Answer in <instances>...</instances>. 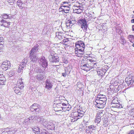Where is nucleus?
I'll return each instance as SVG.
<instances>
[{"label":"nucleus","instance_id":"nucleus-1","mask_svg":"<svg viewBox=\"0 0 134 134\" xmlns=\"http://www.w3.org/2000/svg\"><path fill=\"white\" fill-rule=\"evenodd\" d=\"M89 58V57L87 59L82 60L80 64L81 68L87 71L90 70L94 67H96L95 62Z\"/></svg>","mask_w":134,"mask_h":134},{"label":"nucleus","instance_id":"nucleus-2","mask_svg":"<svg viewBox=\"0 0 134 134\" xmlns=\"http://www.w3.org/2000/svg\"><path fill=\"white\" fill-rule=\"evenodd\" d=\"M35 72L37 73V74L36 76V77L38 81L42 80L44 78V76L45 70H42L41 69L39 68L35 69L33 70L31 67L30 72L29 73L30 75H31L34 73V71Z\"/></svg>","mask_w":134,"mask_h":134},{"label":"nucleus","instance_id":"nucleus-3","mask_svg":"<svg viewBox=\"0 0 134 134\" xmlns=\"http://www.w3.org/2000/svg\"><path fill=\"white\" fill-rule=\"evenodd\" d=\"M91 20V19L87 16L86 18H85L84 19L79 20L78 21L77 23L78 24L81 26V28L82 29L83 31L87 33H88L87 31L88 26L87 25V21H90Z\"/></svg>","mask_w":134,"mask_h":134},{"label":"nucleus","instance_id":"nucleus-4","mask_svg":"<svg viewBox=\"0 0 134 134\" xmlns=\"http://www.w3.org/2000/svg\"><path fill=\"white\" fill-rule=\"evenodd\" d=\"M23 85V83L22 80L21 79L18 80L17 82L16 86L14 88V90L16 94L19 95L21 94V93L22 92L21 91L24 87Z\"/></svg>","mask_w":134,"mask_h":134},{"label":"nucleus","instance_id":"nucleus-5","mask_svg":"<svg viewBox=\"0 0 134 134\" xmlns=\"http://www.w3.org/2000/svg\"><path fill=\"white\" fill-rule=\"evenodd\" d=\"M50 55L49 56V60L53 63H58L59 62V57L55 52L51 51L50 52Z\"/></svg>","mask_w":134,"mask_h":134},{"label":"nucleus","instance_id":"nucleus-6","mask_svg":"<svg viewBox=\"0 0 134 134\" xmlns=\"http://www.w3.org/2000/svg\"><path fill=\"white\" fill-rule=\"evenodd\" d=\"M93 103L97 107L99 108H103L105 105L106 102H103L97 99Z\"/></svg>","mask_w":134,"mask_h":134},{"label":"nucleus","instance_id":"nucleus-7","mask_svg":"<svg viewBox=\"0 0 134 134\" xmlns=\"http://www.w3.org/2000/svg\"><path fill=\"white\" fill-rule=\"evenodd\" d=\"M39 63L41 64V66L44 68H46L48 65L47 61L44 57L41 58L38 61Z\"/></svg>","mask_w":134,"mask_h":134},{"label":"nucleus","instance_id":"nucleus-8","mask_svg":"<svg viewBox=\"0 0 134 134\" xmlns=\"http://www.w3.org/2000/svg\"><path fill=\"white\" fill-rule=\"evenodd\" d=\"M76 48L75 50L76 51V49H85V45L83 42L81 41H78L77 43L76 44Z\"/></svg>","mask_w":134,"mask_h":134},{"label":"nucleus","instance_id":"nucleus-9","mask_svg":"<svg viewBox=\"0 0 134 134\" xmlns=\"http://www.w3.org/2000/svg\"><path fill=\"white\" fill-rule=\"evenodd\" d=\"M40 106L37 104L34 103L32 105L30 108V110L33 112L35 111L38 112L40 110Z\"/></svg>","mask_w":134,"mask_h":134},{"label":"nucleus","instance_id":"nucleus-10","mask_svg":"<svg viewBox=\"0 0 134 134\" xmlns=\"http://www.w3.org/2000/svg\"><path fill=\"white\" fill-rule=\"evenodd\" d=\"M23 62L20 64L18 68V71L19 72H20L22 71L23 69L25 67L26 65L27 62L26 59L24 58L23 60Z\"/></svg>","mask_w":134,"mask_h":134},{"label":"nucleus","instance_id":"nucleus-11","mask_svg":"<svg viewBox=\"0 0 134 134\" xmlns=\"http://www.w3.org/2000/svg\"><path fill=\"white\" fill-rule=\"evenodd\" d=\"M53 83L51 81L48 79L47 80L45 81V88L49 90L52 88Z\"/></svg>","mask_w":134,"mask_h":134},{"label":"nucleus","instance_id":"nucleus-12","mask_svg":"<svg viewBox=\"0 0 134 134\" xmlns=\"http://www.w3.org/2000/svg\"><path fill=\"white\" fill-rule=\"evenodd\" d=\"M38 46L37 45L33 47L30 51V55H36L35 53L38 49Z\"/></svg>","mask_w":134,"mask_h":134},{"label":"nucleus","instance_id":"nucleus-13","mask_svg":"<svg viewBox=\"0 0 134 134\" xmlns=\"http://www.w3.org/2000/svg\"><path fill=\"white\" fill-rule=\"evenodd\" d=\"M1 66L5 68H10V62L6 60L3 62L1 65Z\"/></svg>","mask_w":134,"mask_h":134},{"label":"nucleus","instance_id":"nucleus-14","mask_svg":"<svg viewBox=\"0 0 134 134\" xmlns=\"http://www.w3.org/2000/svg\"><path fill=\"white\" fill-rule=\"evenodd\" d=\"M64 100H62L60 99V97H56L55 98V100L54 102V104H56L57 107H58V104H61V103H63V101Z\"/></svg>","mask_w":134,"mask_h":134},{"label":"nucleus","instance_id":"nucleus-15","mask_svg":"<svg viewBox=\"0 0 134 134\" xmlns=\"http://www.w3.org/2000/svg\"><path fill=\"white\" fill-rule=\"evenodd\" d=\"M30 58L31 61L34 63H36L38 59V57L36 55H30Z\"/></svg>","mask_w":134,"mask_h":134},{"label":"nucleus","instance_id":"nucleus-16","mask_svg":"<svg viewBox=\"0 0 134 134\" xmlns=\"http://www.w3.org/2000/svg\"><path fill=\"white\" fill-rule=\"evenodd\" d=\"M56 37L58 38L60 40H61L65 38V37L62 35V34L60 32H56Z\"/></svg>","mask_w":134,"mask_h":134},{"label":"nucleus","instance_id":"nucleus-17","mask_svg":"<svg viewBox=\"0 0 134 134\" xmlns=\"http://www.w3.org/2000/svg\"><path fill=\"white\" fill-rule=\"evenodd\" d=\"M112 107L116 108H119L120 107V105L118 103H115V100H113L111 103Z\"/></svg>","mask_w":134,"mask_h":134},{"label":"nucleus","instance_id":"nucleus-18","mask_svg":"<svg viewBox=\"0 0 134 134\" xmlns=\"http://www.w3.org/2000/svg\"><path fill=\"white\" fill-rule=\"evenodd\" d=\"M132 76L128 77L126 79L127 80V84L132 85L133 82V80L132 77Z\"/></svg>","mask_w":134,"mask_h":134},{"label":"nucleus","instance_id":"nucleus-19","mask_svg":"<svg viewBox=\"0 0 134 134\" xmlns=\"http://www.w3.org/2000/svg\"><path fill=\"white\" fill-rule=\"evenodd\" d=\"M18 5L20 9H23V7L22 5L23 4L22 1L20 0H18L17 2Z\"/></svg>","mask_w":134,"mask_h":134},{"label":"nucleus","instance_id":"nucleus-20","mask_svg":"<svg viewBox=\"0 0 134 134\" xmlns=\"http://www.w3.org/2000/svg\"><path fill=\"white\" fill-rule=\"evenodd\" d=\"M68 22L69 23L70 25H71V26H72V25L76 23L75 20L74 19H71L69 20H68Z\"/></svg>","mask_w":134,"mask_h":134},{"label":"nucleus","instance_id":"nucleus-21","mask_svg":"<svg viewBox=\"0 0 134 134\" xmlns=\"http://www.w3.org/2000/svg\"><path fill=\"white\" fill-rule=\"evenodd\" d=\"M65 71L66 72V74H69L71 71V69L69 66L65 67L64 69Z\"/></svg>","mask_w":134,"mask_h":134},{"label":"nucleus","instance_id":"nucleus-22","mask_svg":"<svg viewBox=\"0 0 134 134\" xmlns=\"http://www.w3.org/2000/svg\"><path fill=\"white\" fill-rule=\"evenodd\" d=\"M32 129L33 130V131L34 133L37 134L40 132V129L38 127Z\"/></svg>","mask_w":134,"mask_h":134},{"label":"nucleus","instance_id":"nucleus-23","mask_svg":"<svg viewBox=\"0 0 134 134\" xmlns=\"http://www.w3.org/2000/svg\"><path fill=\"white\" fill-rule=\"evenodd\" d=\"M97 74L99 76H103L104 74L103 71L102 69L98 70L97 71Z\"/></svg>","mask_w":134,"mask_h":134},{"label":"nucleus","instance_id":"nucleus-24","mask_svg":"<svg viewBox=\"0 0 134 134\" xmlns=\"http://www.w3.org/2000/svg\"><path fill=\"white\" fill-rule=\"evenodd\" d=\"M65 9L66 10H70V8L68 6V5H66L62 6L61 8L59 9Z\"/></svg>","mask_w":134,"mask_h":134},{"label":"nucleus","instance_id":"nucleus-25","mask_svg":"<svg viewBox=\"0 0 134 134\" xmlns=\"http://www.w3.org/2000/svg\"><path fill=\"white\" fill-rule=\"evenodd\" d=\"M78 112H75L70 115V116H73L75 118H78Z\"/></svg>","mask_w":134,"mask_h":134},{"label":"nucleus","instance_id":"nucleus-26","mask_svg":"<svg viewBox=\"0 0 134 134\" xmlns=\"http://www.w3.org/2000/svg\"><path fill=\"white\" fill-rule=\"evenodd\" d=\"M76 85L77 86V87L79 89H81L83 88L84 87V85L80 81L77 82Z\"/></svg>","mask_w":134,"mask_h":134},{"label":"nucleus","instance_id":"nucleus-27","mask_svg":"<svg viewBox=\"0 0 134 134\" xmlns=\"http://www.w3.org/2000/svg\"><path fill=\"white\" fill-rule=\"evenodd\" d=\"M80 8H82V7L80 5L78 6H77L76 5H74L73 7V10L75 12L76 11Z\"/></svg>","mask_w":134,"mask_h":134},{"label":"nucleus","instance_id":"nucleus-28","mask_svg":"<svg viewBox=\"0 0 134 134\" xmlns=\"http://www.w3.org/2000/svg\"><path fill=\"white\" fill-rule=\"evenodd\" d=\"M54 125L52 122L50 123V125L48 126L47 128L48 129L52 130L54 128Z\"/></svg>","mask_w":134,"mask_h":134},{"label":"nucleus","instance_id":"nucleus-29","mask_svg":"<svg viewBox=\"0 0 134 134\" xmlns=\"http://www.w3.org/2000/svg\"><path fill=\"white\" fill-rule=\"evenodd\" d=\"M63 109L62 107H60V106L59 107H57L56 106L55 107L54 110L55 111H61L63 110Z\"/></svg>","mask_w":134,"mask_h":134},{"label":"nucleus","instance_id":"nucleus-30","mask_svg":"<svg viewBox=\"0 0 134 134\" xmlns=\"http://www.w3.org/2000/svg\"><path fill=\"white\" fill-rule=\"evenodd\" d=\"M43 122L42 123L44 127H46L47 126V124L48 122V121H46L45 120H43Z\"/></svg>","mask_w":134,"mask_h":134},{"label":"nucleus","instance_id":"nucleus-31","mask_svg":"<svg viewBox=\"0 0 134 134\" xmlns=\"http://www.w3.org/2000/svg\"><path fill=\"white\" fill-rule=\"evenodd\" d=\"M2 18L4 19H7L10 18L8 16V15L6 14H3L2 15Z\"/></svg>","mask_w":134,"mask_h":134},{"label":"nucleus","instance_id":"nucleus-32","mask_svg":"<svg viewBox=\"0 0 134 134\" xmlns=\"http://www.w3.org/2000/svg\"><path fill=\"white\" fill-rule=\"evenodd\" d=\"M77 53L80 54H82L84 53V49H77Z\"/></svg>","mask_w":134,"mask_h":134},{"label":"nucleus","instance_id":"nucleus-33","mask_svg":"<svg viewBox=\"0 0 134 134\" xmlns=\"http://www.w3.org/2000/svg\"><path fill=\"white\" fill-rule=\"evenodd\" d=\"M62 62L63 63L65 64H67L68 62V60L64 57H63L62 58Z\"/></svg>","mask_w":134,"mask_h":134},{"label":"nucleus","instance_id":"nucleus-34","mask_svg":"<svg viewBox=\"0 0 134 134\" xmlns=\"http://www.w3.org/2000/svg\"><path fill=\"white\" fill-rule=\"evenodd\" d=\"M120 40L121 41V43L122 44H125L126 43V41L125 40V39L123 37H121L120 38Z\"/></svg>","mask_w":134,"mask_h":134},{"label":"nucleus","instance_id":"nucleus-35","mask_svg":"<svg viewBox=\"0 0 134 134\" xmlns=\"http://www.w3.org/2000/svg\"><path fill=\"white\" fill-rule=\"evenodd\" d=\"M71 120L72 122H74L75 121H76L79 118H75L73 116H71Z\"/></svg>","mask_w":134,"mask_h":134},{"label":"nucleus","instance_id":"nucleus-36","mask_svg":"<svg viewBox=\"0 0 134 134\" xmlns=\"http://www.w3.org/2000/svg\"><path fill=\"white\" fill-rule=\"evenodd\" d=\"M88 127L90 130H95V127L93 125H92L90 126H88Z\"/></svg>","mask_w":134,"mask_h":134},{"label":"nucleus","instance_id":"nucleus-37","mask_svg":"<svg viewBox=\"0 0 134 134\" xmlns=\"http://www.w3.org/2000/svg\"><path fill=\"white\" fill-rule=\"evenodd\" d=\"M97 98H106V97L104 95H98L97 96Z\"/></svg>","mask_w":134,"mask_h":134},{"label":"nucleus","instance_id":"nucleus-38","mask_svg":"<svg viewBox=\"0 0 134 134\" xmlns=\"http://www.w3.org/2000/svg\"><path fill=\"white\" fill-rule=\"evenodd\" d=\"M65 25L66 28L68 29H69L71 27V25H70L67 21H66V22L65 23Z\"/></svg>","mask_w":134,"mask_h":134},{"label":"nucleus","instance_id":"nucleus-39","mask_svg":"<svg viewBox=\"0 0 134 134\" xmlns=\"http://www.w3.org/2000/svg\"><path fill=\"white\" fill-rule=\"evenodd\" d=\"M83 9L82 8H80L75 12L78 14L82 12Z\"/></svg>","mask_w":134,"mask_h":134},{"label":"nucleus","instance_id":"nucleus-40","mask_svg":"<svg viewBox=\"0 0 134 134\" xmlns=\"http://www.w3.org/2000/svg\"><path fill=\"white\" fill-rule=\"evenodd\" d=\"M35 118V116H31L29 117V118H28L27 119V121H26V122H28L29 121H30V120H33L34 118Z\"/></svg>","mask_w":134,"mask_h":134},{"label":"nucleus","instance_id":"nucleus-41","mask_svg":"<svg viewBox=\"0 0 134 134\" xmlns=\"http://www.w3.org/2000/svg\"><path fill=\"white\" fill-rule=\"evenodd\" d=\"M41 134H49V133L45 130L43 129L42 130H41Z\"/></svg>","mask_w":134,"mask_h":134},{"label":"nucleus","instance_id":"nucleus-42","mask_svg":"<svg viewBox=\"0 0 134 134\" xmlns=\"http://www.w3.org/2000/svg\"><path fill=\"white\" fill-rule=\"evenodd\" d=\"M66 106V104L65 103L63 102V103H61V104H60V107H62V109H63V108H64V107H65Z\"/></svg>","mask_w":134,"mask_h":134},{"label":"nucleus","instance_id":"nucleus-43","mask_svg":"<svg viewBox=\"0 0 134 134\" xmlns=\"http://www.w3.org/2000/svg\"><path fill=\"white\" fill-rule=\"evenodd\" d=\"M97 99L103 101V102H105L107 100L106 98H97Z\"/></svg>","mask_w":134,"mask_h":134},{"label":"nucleus","instance_id":"nucleus-44","mask_svg":"<svg viewBox=\"0 0 134 134\" xmlns=\"http://www.w3.org/2000/svg\"><path fill=\"white\" fill-rule=\"evenodd\" d=\"M15 131L14 130H9L8 131L9 134H14L15 132Z\"/></svg>","mask_w":134,"mask_h":134},{"label":"nucleus","instance_id":"nucleus-45","mask_svg":"<svg viewBox=\"0 0 134 134\" xmlns=\"http://www.w3.org/2000/svg\"><path fill=\"white\" fill-rule=\"evenodd\" d=\"M78 113H80L82 114H84L85 113L84 111H83L82 109H80L78 110Z\"/></svg>","mask_w":134,"mask_h":134},{"label":"nucleus","instance_id":"nucleus-46","mask_svg":"<svg viewBox=\"0 0 134 134\" xmlns=\"http://www.w3.org/2000/svg\"><path fill=\"white\" fill-rule=\"evenodd\" d=\"M0 80H2L3 81V82H5L6 81V79L4 77V76H3L2 77H1L0 78Z\"/></svg>","mask_w":134,"mask_h":134},{"label":"nucleus","instance_id":"nucleus-47","mask_svg":"<svg viewBox=\"0 0 134 134\" xmlns=\"http://www.w3.org/2000/svg\"><path fill=\"white\" fill-rule=\"evenodd\" d=\"M10 22H8L6 21H5V22L4 23V25L5 27H7L8 25H9Z\"/></svg>","mask_w":134,"mask_h":134},{"label":"nucleus","instance_id":"nucleus-48","mask_svg":"<svg viewBox=\"0 0 134 134\" xmlns=\"http://www.w3.org/2000/svg\"><path fill=\"white\" fill-rule=\"evenodd\" d=\"M95 122L96 123H97L98 124L100 121L101 119H97L96 118L95 120Z\"/></svg>","mask_w":134,"mask_h":134},{"label":"nucleus","instance_id":"nucleus-49","mask_svg":"<svg viewBox=\"0 0 134 134\" xmlns=\"http://www.w3.org/2000/svg\"><path fill=\"white\" fill-rule=\"evenodd\" d=\"M15 1V0H7V1L9 3L13 4Z\"/></svg>","mask_w":134,"mask_h":134},{"label":"nucleus","instance_id":"nucleus-50","mask_svg":"<svg viewBox=\"0 0 134 134\" xmlns=\"http://www.w3.org/2000/svg\"><path fill=\"white\" fill-rule=\"evenodd\" d=\"M69 75L68 74H66V72L65 71V72L62 73V76L64 77H66L67 75Z\"/></svg>","mask_w":134,"mask_h":134},{"label":"nucleus","instance_id":"nucleus-51","mask_svg":"<svg viewBox=\"0 0 134 134\" xmlns=\"http://www.w3.org/2000/svg\"><path fill=\"white\" fill-rule=\"evenodd\" d=\"M70 10H66L65 9H62L61 10L62 11L64 12L65 13H68L69 12Z\"/></svg>","mask_w":134,"mask_h":134},{"label":"nucleus","instance_id":"nucleus-52","mask_svg":"<svg viewBox=\"0 0 134 134\" xmlns=\"http://www.w3.org/2000/svg\"><path fill=\"white\" fill-rule=\"evenodd\" d=\"M2 134H9V133L8 131L5 130L2 132Z\"/></svg>","mask_w":134,"mask_h":134},{"label":"nucleus","instance_id":"nucleus-53","mask_svg":"<svg viewBox=\"0 0 134 134\" xmlns=\"http://www.w3.org/2000/svg\"><path fill=\"white\" fill-rule=\"evenodd\" d=\"M3 81L2 80H0V85H5V82H3Z\"/></svg>","mask_w":134,"mask_h":134},{"label":"nucleus","instance_id":"nucleus-54","mask_svg":"<svg viewBox=\"0 0 134 134\" xmlns=\"http://www.w3.org/2000/svg\"><path fill=\"white\" fill-rule=\"evenodd\" d=\"M78 117H82L83 115V114L80 113H78Z\"/></svg>","mask_w":134,"mask_h":134},{"label":"nucleus","instance_id":"nucleus-55","mask_svg":"<svg viewBox=\"0 0 134 134\" xmlns=\"http://www.w3.org/2000/svg\"><path fill=\"white\" fill-rule=\"evenodd\" d=\"M128 134H134V130L130 131Z\"/></svg>","mask_w":134,"mask_h":134},{"label":"nucleus","instance_id":"nucleus-56","mask_svg":"<svg viewBox=\"0 0 134 134\" xmlns=\"http://www.w3.org/2000/svg\"><path fill=\"white\" fill-rule=\"evenodd\" d=\"M88 17L90 19H91L93 18L91 14H89V15L88 16Z\"/></svg>","mask_w":134,"mask_h":134},{"label":"nucleus","instance_id":"nucleus-57","mask_svg":"<svg viewBox=\"0 0 134 134\" xmlns=\"http://www.w3.org/2000/svg\"><path fill=\"white\" fill-rule=\"evenodd\" d=\"M101 118H100V116H98L96 115V118L97 119H101Z\"/></svg>","mask_w":134,"mask_h":134},{"label":"nucleus","instance_id":"nucleus-58","mask_svg":"<svg viewBox=\"0 0 134 134\" xmlns=\"http://www.w3.org/2000/svg\"><path fill=\"white\" fill-rule=\"evenodd\" d=\"M108 121L106 120V119H104L103 120V122L105 124H106Z\"/></svg>","mask_w":134,"mask_h":134},{"label":"nucleus","instance_id":"nucleus-59","mask_svg":"<svg viewBox=\"0 0 134 134\" xmlns=\"http://www.w3.org/2000/svg\"><path fill=\"white\" fill-rule=\"evenodd\" d=\"M96 115L100 116V118H101L102 117V116H101V115H100V114H99V113H97V114Z\"/></svg>","mask_w":134,"mask_h":134},{"label":"nucleus","instance_id":"nucleus-60","mask_svg":"<svg viewBox=\"0 0 134 134\" xmlns=\"http://www.w3.org/2000/svg\"><path fill=\"white\" fill-rule=\"evenodd\" d=\"M52 122H48V123H47V126L46 127H47L48 126H49V125H50V123H51Z\"/></svg>","mask_w":134,"mask_h":134},{"label":"nucleus","instance_id":"nucleus-61","mask_svg":"<svg viewBox=\"0 0 134 134\" xmlns=\"http://www.w3.org/2000/svg\"><path fill=\"white\" fill-rule=\"evenodd\" d=\"M62 3H63V4H66V5H68V3L66 2H62Z\"/></svg>","mask_w":134,"mask_h":134},{"label":"nucleus","instance_id":"nucleus-62","mask_svg":"<svg viewBox=\"0 0 134 134\" xmlns=\"http://www.w3.org/2000/svg\"><path fill=\"white\" fill-rule=\"evenodd\" d=\"M5 21L4 20V19H2L1 20V22H2V23H4V22H5Z\"/></svg>","mask_w":134,"mask_h":134},{"label":"nucleus","instance_id":"nucleus-63","mask_svg":"<svg viewBox=\"0 0 134 134\" xmlns=\"http://www.w3.org/2000/svg\"><path fill=\"white\" fill-rule=\"evenodd\" d=\"M131 21L132 23H134V19H132Z\"/></svg>","mask_w":134,"mask_h":134},{"label":"nucleus","instance_id":"nucleus-64","mask_svg":"<svg viewBox=\"0 0 134 134\" xmlns=\"http://www.w3.org/2000/svg\"><path fill=\"white\" fill-rule=\"evenodd\" d=\"M132 30L133 31H134V25H133L132 26Z\"/></svg>","mask_w":134,"mask_h":134}]
</instances>
